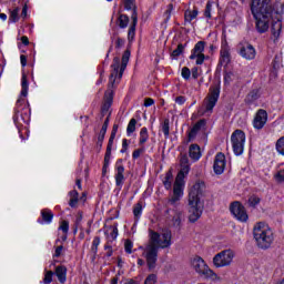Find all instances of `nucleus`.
<instances>
[{"mask_svg": "<svg viewBox=\"0 0 284 284\" xmlns=\"http://www.w3.org/2000/svg\"><path fill=\"white\" fill-rule=\"evenodd\" d=\"M275 148L278 154H282V156H284V135L276 141Z\"/></svg>", "mask_w": 284, "mask_h": 284, "instance_id": "obj_36", "label": "nucleus"}, {"mask_svg": "<svg viewBox=\"0 0 284 284\" xmlns=\"http://www.w3.org/2000/svg\"><path fill=\"white\" fill-rule=\"evenodd\" d=\"M144 284H156V276L154 274L149 275L145 278Z\"/></svg>", "mask_w": 284, "mask_h": 284, "instance_id": "obj_50", "label": "nucleus"}, {"mask_svg": "<svg viewBox=\"0 0 284 284\" xmlns=\"http://www.w3.org/2000/svg\"><path fill=\"white\" fill-rule=\"evenodd\" d=\"M283 10L281 2L272 0H251V14L255 20V28L260 34H265L271 26V39L276 42L283 30Z\"/></svg>", "mask_w": 284, "mask_h": 284, "instance_id": "obj_1", "label": "nucleus"}, {"mask_svg": "<svg viewBox=\"0 0 284 284\" xmlns=\"http://www.w3.org/2000/svg\"><path fill=\"white\" fill-rule=\"evenodd\" d=\"M162 132L164 134V136L168 139V136H170V121L165 120L162 124Z\"/></svg>", "mask_w": 284, "mask_h": 284, "instance_id": "obj_40", "label": "nucleus"}, {"mask_svg": "<svg viewBox=\"0 0 284 284\" xmlns=\"http://www.w3.org/2000/svg\"><path fill=\"white\" fill-rule=\"evenodd\" d=\"M135 131H136V119H131L126 128L128 136H130L131 134H134Z\"/></svg>", "mask_w": 284, "mask_h": 284, "instance_id": "obj_35", "label": "nucleus"}, {"mask_svg": "<svg viewBox=\"0 0 284 284\" xmlns=\"http://www.w3.org/2000/svg\"><path fill=\"white\" fill-rule=\"evenodd\" d=\"M42 220L44 223H52V219H54V215L52 214V211L44 209L41 211Z\"/></svg>", "mask_w": 284, "mask_h": 284, "instance_id": "obj_31", "label": "nucleus"}, {"mask_svg": "<svg viewBox=\"0 0 284 284\" xmlns=\"http://www.w3.org/2000/svg\"><path fill=\"white\" fill-rule=\"evenodd\" d=\"M253 239L260 250H270L274 243V231L265 222H256L253 226Z\"/></svg>", "mask_w": 284, "mask_h": 284, "instance_id": "obj_4", "label": "nucleus"}, {"mask_svg": "<svg viewBox=\"0 0 284 284\" xmlns=\"http://www.w3.org/2000/svg\"><path fill=\"white\" fill-rule=\"evenodd\" d=\"M196 17H199V10L194 9V10H186L184 12V21L185 23H192V21H194V19H196Z\"/></svg>", "mask_w": 284, "mask_h": 284, "instance_id": "obj_26", "label": "nucleus"}, {"mask_svg": "<svg viewBox=\"0 0 284 284\" xmlns=\"http://www.w3.org/2000/svg\"><path fill=\"white\" fill-rule=\"evenodd\" d=\"M203 154L201 153V146L199 144H191L189 148V156L192 161H199Z\"/></svg>", "mask_w": 284, "mask_h": 284, "instance_id": "obj_22", "label": "nucleus"}, {"mask_svg": "<svg viewBox=\"0 0 284 284\" xmlns=\"http://www.w3.org/2000/svg\"><path fill=\"white\" fill-rule=\"evenodd\" d=\"M19 12H21V9L19 7L14 8L9 16V21L12 23H17L19 21Z\"/></svg>", "mask_w": 284, "mask_h": 284, "instance_id": "obj_34", "label": "nucleus"}, {"mask_svg": "<svg viewBox=\"0 0 284 284\" xmlns=\"http://www.w3.org/2000/svg\"><path fill=\"white\" fill-rule=\"evenodd\" d=\"M149 139H150V134L148 133V128H142L140 131L139 145L140 146L145 145Z\"/></svg>", "mask_w": 284, "mask_h": 284, "instance_id": "obj_28", "label": "nucleus"}, {"mask_svg": "<svg viewBox=\"0 0 284 284\" xmlns=\"http://www.w3.org/2000/svg\"><path fill=\"white\" fill-rule=\"evenodd\" d=\"M172 245V232L164 231L162 233L150 232V240L146 246L143 248V256L146 258V263L150 270H154L156 265V258L159 256V248L165 250Z\"/></svg>", "mask_w": 284, "mask_h": 284, "instance_id": "obj_2", "label": "nucleus"}, {"mask_svg": "<svg viewBox=\"0 0 284 284\" xmlns=\"http://www.w3.org/2000/svg\"><path fill=\"white\" fill-rule=\"evenodd\" d=\"M263 92L261 91V89H253L252 91H250L245 99H244V103H246V105H256L258 99H261Z\"/></svg>", "mask_w": 284, "mask_h": 284, "instance_id": "obj_18", "label": "nucleus"}, {"mask_svg": "<svg viewBox=\"0 0 284 284\" xmlns=\"http://www.w3.org/2000/svg\"><path fill=\"white\" fill-rule=\"evenodd\" d=\"M265 123H267V111L260 109L253 119V128L255 130H263Z\"/></svg>", "mask_w": 284, "mask_h": 284, "instance_id": "obj_15", "label": "nucleus"}, {"mask_svg": "<svg viewBox=\"0 0 284 284\" xmlns=\"http://www.w3.org/2000/svg\"><path fill=\"white\" fill-rule=\"evenodd\" d=\"M236 256V253L232 248H226L213 256V265L217 270L221 267H230L232 263H234V257Z\"/></svg>", "mask_w": 284, "mask_h": 284, "instance_id": "obj_7", "label": "nucleus"}, {"mask_svg": "<svg viewBox=\"0 0 284 284\" xmlns=\"http://www.w3.org/2000/svg\"><path fill=\"white\" fill-rule=\"evenodd\" d=\"M152 105H154V99H152V98H146V99L144 100V106H145V108H150V106H152Z\"/></svg>", "mask_w": 284, "mask_h": 284, "instance_id": "obj_53", "label": "nucleus"}, {"mask_svg": "<svg viewBox=\"0 0 284 284\" xmlns=\"http://www.w3.org/2000/svg\"><path fill=\"white\" fill-rule=\"evenodd\" d=\"M204 17H206V19H212V2L206 3V9L204 11Z\"/></svg>", "mask_w": 284, "mask_h": 284, "instance_id": "obj_46", "label": "nucleus"}, {"mask_svg": "<svg viewBox=\"0 0 284 284\" xmlns=\"http://www.w3.org/2000/svg\"><path fill=\"white\" fill-rule=\"evenodd\" d=\"M22 19H26L28 17V4H24L21 12Z\"/></svg>", "mask_w": 284, "mask_h": 284, "instance_id": "obj_58", "label": "nucleus"}, {"mask_svg": "<svg viewBox=\"0 0 284 284\" xmlns=\"http://www.w3.org/2000/svg\"><path fill=\"white\" fill-rule=\"evenodd\" d=\"M135 32H136V27L131 26L128 33L129 41H132V39H134Z\"/></svg>", "mask_w": 284, "mask_h": 284, "instance_id": "obj_51", "label": "nucleus"}, {"mask_svg": "<svg viewBox=\"0 0 284 284\" xmlns=\"http://www.w3.org/2000/svg\"><path fill=\"white\" fill-rule=\"evenodd\" d=\"M21 41H22L23 45H29V44H30V40H29L28 37H26V36H23V37L21 38Z\"/></svg>", "mask_w": 284, "mask_h": 284, "instance_id": "obj_60", "label": "nucleus"}, {"mask_svg": "<svg viewBox=\"0 0 284 284\" xmlns=\"http://www.w3.org/2000/svg\"><path fill=\"white\" fill-rule=\"evenodd\" d=\"M172 171H169L166 174H165V178L163 180V185L165 187V190H172Z\"/></svg>", "mask_w": 284, "mask_h": 284, "instance_id": "obj_33", "label": "nucleus"}, {"mask_svg": "<svg viewBox=\"0 0 284 284\" xmlns=\"http://www.w3.org/2000/svg\"><path fill=\"white\" fill-rule=\"evenodd\" d=\"M125 168L122 166L121 163L116 162L115 164V185L118 187H123V183H125Z\"/></svg>", "mask_w": 284, "mask_h": 284, "instance_id": "obj_19", "label": "nucleus"}, {"mask_svg": "<svg viewBox=\"0 0 284 284\" xmlns=\"http://www.w3.org/2000/svg\"><path fill=\"white\" fill-rule=\"evenodd\" d=\"M245 132L235 130L231 135V143L235 156H241L245 150Z\"/></svg>", "mask_w": 284, "mask_h": 284, "instance_id": "obj_8", "label": "nucleus"}, {"mask_svg": "<svg viewBox=\"0 0 284 284\" xmlns=\"http://www.w3.org/2000/svg\"><path fill=\"white\" fill-rule=\"evenodd\" d=\"M133 214H134L135 219H139L141 216V214H143V206L140 203H138L133 207Z\"/></svg>", "mask_w": 284, "mask_h": 284, "instance_id": "obj_41", "label": "nucleus"}, {"mask_svg": "<svg viewBox=\"0 0 284 284\" xmlns=\"http://www.w3.org/2000/svg\"><path fill=\"white\" fill-rule=\"evenodd\" d=\"M99 245H101V239L99 236H95L91 246V252H93V254H97V252H99Z\"/></svg>", "mask_w": 284, "mask_h": 284, "instance_id": "obj_38", "label": "nucleus"}, {"mask_svg": "<svg viewBox=\"0 0 284 284\" xmlns=\"http://www.w3.org/2000/svg\"><path fill=\"white\" fill-rule=\"evenodd\" d=\"M125 8L130 10L132 8V0H125Z\"/></svg>", "mask_w": 284, "mask_h": 284, "instance_id": "obj_64", "label": "nucleus"}, {"mask_svg": "<svg viewBox=\"0 0 284 284\" xmlns=\"http://www.w3.org/2000/svg\"><path fill=\"white\" fill-rule=\"evenodd\" d=\"M130 61V51H125L122 55V62L121 59L114 58L113 64L111 65L112 72L110 77V84L114 85L116 81H121L123 78V72H125V68H128V62Z\"/></svg>", "mask_w": 284, "mask_h": 284, "instance_id": "obj_6", "label": "nucleus"}, {"mask_svg": "<svg viewBox=\"0 0 284 284\" xmlns=\"http://www.w3.org/2000/svg\"><path fill=\"white\" fill-rule=\"evenodd\" d=\"M180 163L182 169L175 178V182L173 184V195L170 199V203H172V205H174V203H179V201L183 199V190H185V175L190 172L187 156H182Z\"/></svg>", "mask_w": 284, "mask_h": 284, "instance_id": "obj_5", "label": "nucleus"}, {"mask_svg": "<svg viewBox=\"0 0 284 284\" xmlns=\"http://www.w3.org/2000/svg\"><path fill=\"white\" fill-rule=\"evenodd\" d=\"M108 131H105V129H101L100 133L98 135V143H103V139H105V134Z\"/></svg>", "mask_w": 284, "mask_h": 284, "instance_id": "obj_52", "label": "nucleus"}, {"mask_svg": "<svg viewBox=\"0 0 284 284\" xmlns=\"http://www.w3.org/2000/svg\"><path fill=\"white\" fill-rule=\"evenodd\" d=\"M105 235L109 241H116V236H119V224L106 227Z\"/></svg>", "mask_w": 284, "mask_h": 284, "instance_id": "obj_24", "label": "nucleus"}, {"mask_svg": "<svg viewBox=\"0 0 284 284\" xmlns=\"http://www.w3.org/2000/svg\"><path fill=\"white\" fill-rule=\"evenodd\" d=\"M69 196H70L69 205L71 207H77V203H79V193L77 191H71L69 193Z\"/></svg>", "mask_w": 284, "mask_h": 284, "instance_id": "obj_32", "label": "nucleus"}, {"mask_svg": "<svg viewBox=\"0 0 284 284\" xmlns=\"http://www.w3.org/2000/svg\"><path fill=\"white\" fill-rule=\"evenodd\" d=\"M181 74L187 81V79H190V77H192V71H190V68L184 67V68H182Z\"/></svg>", "mask_w": 284, "mask_h": 284, "instance_id": "obj_47", "label": "nucleus"}, {"mask_svg": "<svg viewBox=\"0 0 284 284\" xmlns=\"http://www.w3.org/2000/svg\"><path fill=\"white\" fill-rule=\"evenodd\" d=\"M258 203H261V197L256 196V195H252L250 199H248V205L251 207H256V205H258Z\"/></svg>", "mask_w": 284, "mask_h": 284, "instance_id": "obj_39", "label": "nucleus"}, {"mask_svg": "<svg viewBox=\"0 0 284 284\" xmlns=\"http://www.w3.org/2000/svg\"><path fill=\"white\" fill-rule=\"evenodd\" d=\"M116 132H119V124L113 125L111 136L109 139V144H108V154H110L112 150V145L114 144V139H116Z\"/></svg>", "mask_w": 284, "mask_h": 284, "instance_id": "obj_27", "label": "nucleus"}, {"mask_svg": "<svg viewBox=\"0 0 284 284\" xmlns=\"http://www.w3.org/2000/svg\"><path fill=\"white\" fill-rule=\"evenodd\" d=\"M175 103H178V105H183L185 103V97L180 95L175 98Z\"/></svg>", "mask_w": 284, "mask_h": 284, "instance_id": "obj_55", "label": "nucleus"}, {"mask_svg": "<svg viewBox=\"0 0 284 284\" xmlns=\"http://www.w3.org/2000/svg\"><path fill=\"white\" fill-rule=\"evenodd\" d=\"M52 276H54V273L52 271H48L44 275L43 283L44 284H50L52 283Z\"/></svg>", "mask_w": 284, "mask_h": 284, "instance_id": "obj_48", "label": "nucleus"}, {"mask_svg": "<svg viewBox=\"0 0 284 284\" xmlns=\"http://www.w3.org/2000/svg\"><path fill=\"white\" fill-rule=\"evenodd\" d=\"M183 50H184L183 44H179L178 48L173 50L171 57L173 59H176V57H181V54H183Z\"/></svg>", "mask_w": 284, "mask_h": 284, "instance_id": "obj_42", "label": "nucleus"}, {"mask_svg": "<svg viewBox=\"0 0 284 284\" xmlns=\"http://www.w3.org/2000/svg\"><path fill=\"white\" fill-rule=\"evenodd\" d=\"M202 128H205V120H200L197 123L193 125L187 135L189 141H194V139H196V134H199Z\"/></svg>", "mask_w": 284, "mask_h": 284, "instance_id": "obj_21", "label": "nucleus"}, {"mask_svg": "<svg viewBox=\"0 0 284 284\" xmlns=\"http://www.w3.org/2000/svg\"><path fill=\"white\" fill-rule=\"evenodd\" d=\"M191 74H192L193 79H199V68L192 69Z\"/></svg>", "mask_w": 284, "mask_h": 284, "instance_id": "obj_59", "label": "nucleus"}, {"mask_svg": "<svg viewBox=\"0 0 284 284\" xmlns=\"http://www.w3.org/2000/svg\"><path fill=\"white\" fill-rule=\"evenodd\" d=\"M20 63L22 68H26V65H28V58L24 54L20 55Z\"/></svg>", "mask_w": 284, "mask_h": 284, "instance_id": "obj_54", "label": "nucleus"}, {"mask_svg": "<svg viewBox=\"0 0 284 284\" xmlns=\"http://www.w3.org/2000/svg\"><path fill=\"white\" fill-rule=\"evenodd\" d=\"M128 23H130V18L125 14H121L119 17V27L120 28H128Z\"/></svg>", "mask_w": 284, "mask_h": 284, "instance_id": "obj_37", "label": "nucleus"}, {"mask_svg": "<svg viewBox=\"0 0 284 284\" xmlns=\"http://www.w3.org/2000/svg\"><path fill=\"white\" fill-rule=\"evenodd\" d=\"M144 152H145V146H141L140 149L133 151L132 158L139 159V156H141V154H143Z\"/></svg>", "mask_w": 284, "mask_h": 284, "instance_id": "obj_49", "label": "nucleus"}, {"mask_svg": "<svg viewBox=\"0 0 284 284\" xmlns=\"http://www.w3.org/2000/svg\"><path fill=\"white\" fill-rule=\"evenodd\" d=\"M123 43H125V41H123V39H120V38L116 39V47L118 48H121V45H123Z\"/></svg>", "mask_w": 284, "mask_h": 284, "instance_id": "obj_63", "label": "nucleus"}, {"mask_svg": "<svg viewBox=\"0 0 284 284\" xmlns=\"http://www.w3.org/2000/svg\"><path fill=\"white\" fill-rule=\"evenodd\" d=\"M62 253H63V246H58L55 248V253L53 256H55V258H59V256H61Z\"/></svg>", "mask_w": 284, "mask_h": 284, "instance_id": "obj_56", "label": "nucleus"}, {"mask_svg": "<svg viewBox=\"0 0 284 284\" xmlns=\"http://www.w3.org/2000/svg\"><path fill=\"white\" fill-rule=\"evenodd\" d=\"M132 247H134V244L132 243V241L126 240L124 242V250L126 254H132Z\"/></svg>", "mask_w": 284, "mask_h": 284, "instance_id": "obj_45", "label": "nucleus"}, {"mask_svg": "<svg viewBox=\"0 0 284 284\" xmlns=\"http://www.w3.org/2000/svg\"><path fill=\"white\" fill-rule=\"evenodd\" d=\"M204 278H209V281H212V283H223V277L219 275L214 270L209 267L206 273L204 274Z\"/></svg>", "mask_w": 284, "mask_h": 284, "instance_id": "obj_23", "label": "nucleus"}, {"mask_svg": "<svg viewBox=\"0 0 284 284\" xmlns=\"http://www.w3.org/2000/svg\"><path fill=\"white\" fill-rule=\"evenodd\" d=\"M68 275V268L65 266H57L55 276L58 277L60 283H65Z\"/></svg>", "mask_w": 284, "mask_h": 284, "instance_id": "obj_25", "label": "nucleus"}, {"mask_svg": "<svg viewBox=\"0 0 284 284\" xmlns=\"http://www.w3.org/2000/svg\"><path fill=\"white\" fill-rule=\"evenodd\" d=\"M59 230H61L63 234H68V232L70 231V224L68 223V221H62Z\"/></svg>", "mask_w": 284, "mask_h": 284, "instance_id": "obj_44", "label": "nucleus"}, {"mask_svg": "<svg viewBox=\"0 0 284 284\" xmlns=\"http://www.w3.org/2000/svg\"><path fill=\"white\" fill-rule=\"evenodd\" d=\"M109 123H110V120L106 119V120L104 121V123H103L101 130H104L105 132H108V125H109Z\"/></svg>", "mask_w": 284, "mask_h": 284, "instance_id": "obj_62", "label": "nucleus"}, {"mask_svg": "<svg viewBox=\"0 0 284 284\" xmlns=\"http://www.w3.org/2000/svg\"><path fill=\"white\" fill-rule=\"evenodd\" d=\"M240 57L246 59V61H252L256 59V49L252 44H243L240 49Z\"/></svg>", "mask_w": 284, "mask_h": 284, "instance_id": "obj_16", "label": "nucleus"}, {"mask_svg": "<svg viewBox=\"0 0 284 284\" xmlns=\"http://www.w3.org/2000/svg\"><path fill=\"white\" fill-rule=\"evenodd\" d=\"M190 266L199 276H204L210 270V265L203 260V257L195 255L190 260Z\"/></svg>", "mask_w": 284, "mask_h": 284, "instance_id": "obj_11", "label": "nucleus"}, {"mask_svg": "<svg viewBox=\"0 0 284 284\" xmlns=\"http://www.w3.org/2000/svg\"><path fill=\"white\" fill-rule=\"evenodd\" d=\"M205 182L196 181L189 191V201H202L201 196L205 194Z\"/></svg>", "mask_w": 284, "mask_h": 284, "instance_id": "obj_14", "label": "nucleus"}, {"mask_svg": "<svg viewBox=\"0 0 284 284\" xmlns=\"http://www.w3.org/2000/svg\"><path fill=\"white\" fill-rule=\"evenodd\" d=\"M187 205L189 221L190 223H196L203 214V201L189 200Z\"/></svg>", "mask_w": 284, "mask_h": 284, "instance_id": "obj_9", "label": "nucleus"}, {"mask_svg": "<svg viewBox=\"0 0 284 284\" xmlns=\"http://www.w3.org/2000/svg\"><path fill=\"white\" fill-rule=\"evenodd\" d=\"M122 152H125V150H128V140L126 139H124V140H122Z\"/></svg>", "mask_w": 284, "mask_h": 284, "instance_id": "obj_61", "label": "nucleus"}, {"mask_svg": "<svg viewBox=\"0 0 284 284\" xmlns=\"http://www.w3.org/2000/svg\"><path fill=\"white\" fill-rule=\"evenodd\" d=\"M174 10L173 4H169L165 12H164V21H168L172 17V11Z\"/></svg>", "mask_w": 284, "mask_h": 284, "instance_id": "obj_43", "label": "nucleus"}, {"mask_svg": "<svg viewBox=\"0 0 284 284\" xmlns=\"http://www.w3.org/2000/svg\"><path fill=\"white\" fill-rule=\"evenodd\" d=\"M172 223L175 226L181 225V221H183V211H173L172 214Z\"/></svg>", "mask_w": 284, "mask_h": 284, "instance_id": "obj_29", "label": "nucleus"}, {"mask_svg": "<svg viewBox=\"0 0 284 284\" xmlns=\"http://www.w3.org/2000/svg\"><path fill=\"white\" fill-rule=\"evenodd\" d=\"M277 183H284V163L277 166V172L274 175Z\"/></svg>", "mask_w": 284, "mask_h": 284, "instance_id": "obj_30", "label": "nucleus"}, {"mask_svg": "<svg viewBox=\"0 0 284 284\" xmlns=\"http://www.w3.org/2000/svg\"><path fill=\"white\" fill-rule=\"evenodd\" d=\"M112 154V151H110V153H108V146H106V153L104 156V163H106V165H110V156Z\"/></svg>", "mask_w": 284, "mask_h": 284, "instance_id": "obj_57", "label": "nucleus"}, {"mask_svg": "<svg viewBox=\"0 0 284 284\" xmlns=\"http://www.w3.org/2000/svg\"><path fill=\"white\" fill-rule=\"evenodd\" d=\"M231 61L230 45L227 42H223L220 50V63L221 65H227Z\"/></svg>", "mask_w": 284, "mask_h": 284, "instance_id": "obj_20", "label": "nucleus"}, {"mask_svg": "<svg viewBox=\"0 0 284 284\" xmlns=\"http://www.w3.org/2000/svg\"><path fill=\"white\" fill-rule=\"evenodd\" d=\"M230 210L236 221H240V223H247L250 215H247V211L243 204L240 202H233L230 206Z\"/></svg>", "mask_w": 284, "mask_h": 284, "instance_id": "obj_13", "label": "nucleus"}, {"mask_svg": "<svg viewBox=\"0 0 284 284\" xmlns=\"http://www.w3.org/2000/svg\"><path fill=\"white\" fill-rule=\"evenodd\" d=\"M21 88L20 98L14 109L13 121L16 125H23V123L28 125V123H30V106L26 104V97H28L29 89L28 75H26V73H22Z\"/></svg>", "mask_w": 284, "mask_h": 284, "instance_id": "obj_3", "label": "nucleus"}, {"mask_svg": "<svg viewBox=\"0 0 284 284\" xmlns=\"http://www.w3.org/2000/svg\"><path fill=\"white\" fill-rule=\"evenodd\" d=\"M203 52H205V42L199 41L191 51L190 59L195 60L196 65H203L205 62V53Z\"/></svg>", "mask_w": 284, "mask_h": 284, "instance_id": "obj_12", "label": "nucleus"}, {"mask_svg": "<svg viewBox=\"0 0 284 284\" xmlns=\"http://www.w3.org/2000/svg\"><path fill=\"white\" fill-rule=\"evenodd\" d=\"M225 154L217 153L214 159L213 170L215 174H223L225 172Z\"/></svg>", "mask_w": 284, "mask_h": 284, "instance_id": "obj_17", "label": "nucleus"}, {"mask_svg": "<svg viewBox=\"0 0 284 284\" xmlns=\"http://www.w3.org/2000/svg\"><path fill=\"white\" fill-rule=\"evenodd\" d=\"M221 95V89L219 87H212L207 97L204 99L203 108L205 109L204 112H210L214 110L219 101V97Z\"/></svg>", "mask_w": 284, "mask_h": 284, "instance_id": "obj_10", "label": "nucleus"}]
</instances>
